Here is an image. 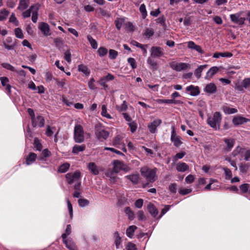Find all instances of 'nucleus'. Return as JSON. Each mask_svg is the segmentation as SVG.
<instances>
[{
	"mask_svg": "<svg viewBox=\"0 0 250 250\" xmlns=\"http://www.w3.org/2000/svg\"><path fill=\"white\" fill-rule=\"evenodd\" d=\"M215 146L213 144H210L205 146V152L207 153H210L214 150Z\"/></svg>",
	"mask_w": 250,
	"mask_h": 250,
	"instance_id": "54",
	"label": "nucleus"
},
{
	"mask_svg": "<svg viewBox=\"0 0 250 250\" xmlns=\"http://www.w3.org/2000/svg\"><path fill=\"white\" fill-rule=\"evenodd\" d=\"M78 70L80 72H83L84 74H85L86 76H88L90 74V71L88 68L87 66L84 65V64H80L78 65Z\"/></svg>",
	"mask_w": 250,
	"mask_h": 250,
	"instance_id": "33",
	"label": "nucleus"
},
{
	"mask_svg": "<svg viewBox=\"0 0 250 250\" xmlns=\"http://www.w3.org/2000/svg\"><path fill=\"white\" fill-rule=\"evenodd\" d=\"M37 158V155L33 152H30L29 154L26 156V164L27 165H30L33 164Z\"/></svg>",
	"mask_w": 250,
	"mask_h": 250,
	"instance_id": "22",
	"label": "nucleus"
},
{
	"mask_svg": "<svg viewBox=\"0 0 250 250\" xmlns=\"http://www.w3.org/2000/svg\"><path fill=\"white\" fill-rule=\"evenodd\" d=\"M63 243L69 250H78L74 242L71 239L62 240Z\"/></svg>",
	"mask_w": 250,
	"mask_h": 250,
	"instance_id": "17",
	"label": "nucleus"
},
{
	"mask_svg": "<svg viewBox=\"0 0 250 250\" xmlns=\"http://www.w3.org/2000/svg\"><path fill=\"white\" fill-rule=\"evenodd\" d=\"M34 9H31V6L30 7L29 9L27 10L26 11L23 12L22 13V16L24 18H27L30 17L31 13H33Z\"/></svg>",
	"mask_w": 250,
	"mask_h": 250,
	"instance_id": "53",
	"label": "nucleus"
},
{
	"mask_svg": "<svg viewBox=\"0 0 250 250\" xmlns=\"http://www.w3.org/2000/svg\"><path fill=\"white\" fill-rule=\"evenodd\" d=\"M125 212L127 215L128 219L130 220H132L134 218V214L133 212L131 210L129 207H126L125 209Z\"/></svg>",
	"mask_w": 250,
	"mask_h": 250,
	"instance_id": "39",
	"label": "nucleus"
},
{
	"mask_svg": "<svg viewBox=\"0 0 250 250\" xmlns=\"http://www.w3.org/2000/svg\"><path fill=\"white\" fill-rule=\"evenodd\" d=\"M116 108L119 112L125 111L127 108L126 102L124 101L121 106L116 105Z\"/></svg>",
	"mask_w": 250,
	"mask_h": 250,
	"instance_id": "43",
	"label": "nucleus"
},
{
	"mask_svg": "<svg viewBox=\"0 0 250 250\" xmlns=\"http://www.w3.org/2000/svg\"><path fill=\"white\" fill-rule=\"evenodd\" d=\"M203 70V65L199 66L197 69H195L194 75L197 78L201 77V74Z\"/></svg>",
	"mask_w": 250,
	"mask_h": 250,
	"instance_id": "47",
	"label": "nucleus"
},
{
	"mask_svg": "<svg viewBox=\"0 0 250 250\" xmlns=\"http://www.w3.org/2000/svg\"><path fill=\"white\" fill-rule=\"evenodd\" d=\"M66 202H67V208L68 209L69 213L70 214V217L71 218H72V217H73V208H72V204L68 199H66Z\"/></svg>",
	"mask_w": 250,
	"mask_h": 250,
	"instance_id": "59",
	"label": "nucleus"
},
{
	"mask_svg": "<svg viewBox=\"0 0 250 250\" xmlns=\"http://www.w3.org/2000/svg\"><path fill=\"white\" fill-rule=\"evenodd\" d=\"M221 119V113L219 112H216L213 117L208 118L207 123L211 127L217 130L220 128Z\"/></svg>",
	"mask_w": 250,
	"mask_h": 250,
	"instance_id": "2",
	"label": "nucleus"
},
{
	"mask_svg": "<svg viewBox=\"0 0 250 250\" xmlns=\"http://www.w3.org/2000/svg\"><path fill=\"white\" fill-rule=\"evenodd\" d=\"M89 202L87 199H80L78 200V204L81 207H84L87 206Z\"/></svg>",
	"mask_w": 250,
	"mask_h": 250,
	"instance_id": "58",
	"label": "nucleus"
},
{
	"mask_svg": "<svg viewBox=\"0 0 250 250\" xmlns=\"http://www.w3.org/2000/svg\"><path fill=\"white\" fill-rule=\"evenodd\" d=\"M186 90L191 96H197L200 93V90L198 86L192 85L187 87Z\"/></svg>",
	"mask_w": 250,
	"mask_h": 250,
	"instance_id": "18",
	"label": "nucleus"
},
{
	"mask_svg": "<svg viewBox=\"0 0 250 250\" xmlns=\"http://www.w3.org/2000/svg\"><path fill=\"white\" fill-rule=\"evenodd\" d=\"M153 58V57L150 56L147 59V63L149 65V68L155 71L158 68V64Z\"/></svg>",
	"mask_w": 250,
	"mask_h": 250,
	"instance_id": "21",
	"label": "nucleus"
},
{
	"mask_svg": "<svg viewBox=\"0 0 250 250\" xmlns=\"http://www.w3.org/2000/svg\"><path fill=\"white\" fill-rule=\"evenodd\" d=\"M137 227L136 226L132 225L129 226L126 230V234L129 238H132L134 235L135 231L137 229Z\"/></svg>",
	"mask_w": 250,
	"mask_h": 250,
	"instance_id": "28",
	"label": "nucleus"
},
{
	"mask_svg": "<svg viewBox=\"0 0 250 250\" xmlns=\"http://www.w3.org/2000/svg\"><path fill=\"white\" fill-rule=\"evenodd\" d=\"M32 125L33 127H42L44 126L45 124V120L43 116L41 115H37L31 120Z\"/></svg>",
	"mask_w": 250,
	"mask_h": 250,
	"instance_id": "8",
	"label": "nucleus"
},
{
	"mask_svg": "<svg viewBox=\"0 0 250 250\" xmlns=\"http://www.w3.org/2000/svg\"><path fill=\"white\" fill-rule=\"evenodd\" d=\"M39 28L45 36L51 35L49 25L45 22H42L39 25Z\"/></svg>",
	"mask_w": 250,
	"mask_h": 250,
	"instance_id": "12",
	"label": "nucleus"
},
{
	"mask_svg": "<svg viewBox=\"0 0 250 250\" xmlns=\"http://www.w3.org/2000/svg\"><path fill=\"white\" fill-rule=\"evenodd\" d=\"M71 233V227L70 225H68L66 226L65 232L63 233L62 235V240L67 239V236L70 235Z\"/></svg>",
	"mask_w": 250,
	"mask_h": 250,
	"instance_id": "41",
	"label": "nucleus"
},
{
	"mask_svg": "<svg viewBox=\"0 0 250 250\" xmlns=\"http://www.w3.org/2000/svg\"><path fill=\"white\" fill-rule=\"evenodd\" d=\"M40 5L39 4H35L31 6V9H34L32 13V21L34 23H36L38 18V11Z\"/></svg>",
	"mask_w": 250,
	"mask_h": 250,
	"instance_id": "13",
	"label": "nucleus"
},
{
	"mask_svg": "<svg viewBox=\"0 0 250 250\" xmlns=\"http://www.w3.org/2000/svg\"><path fill=\"white\" fill-rule=\"evenodd\" d=\"M124 19L122 18L117 19L115 21V23L116 24V27L118 30H120L123 24L124 23Z\"/></svg>",
	"mask_w": 250,
	"mask_h": 250,
	"instance_id": "51",
	"label": "nucleus"
},
{
	"mask_svg": "<svg viewBox=\"0 0 250 250\" xmlns=\"http://www.w3.org/2000/svg\"><path fill=\"white\" fill-rule=\"evenodd\" d=\"M85 149V146L84 145H75L73 147L72 153L74 154H78L80 152L83 151Z\"/></svg>",
	"mask_w": 250,
	"mask_h": 250,
	"instance_id": "30",
	"label": "nucleus"
},
{
	"mask_svg": "<svg viewBox=\"0 0 250 250\" xmlns=\"http://www.w3.org/2000/svg\"><path fill=\"white\" fill-rule=\"evenodd\" d=\"M74 138L75 142L81 143L84 141V131L83 126L80 125H76L74 130Z\"/></svg>",
	"mask_w": 250,
	"mask_h": 250,
	"instance_id": "4",
	"label": "nucleus"
},
{
	"mask_svg": "<svg viewBox=\"0 0 250 250\" xmlns=\"http://www.w3.org/2000/svg\"><path fill=\"white\" fill-rule=\"evenodd\" d=\"M101 115L107 119H111V115L107 113V108L105 105L103 104L102 106Z\"/></svg>",
	"mask_w": 250,
	"mask_h": 250,
	"instance_id": "40",
	"label": "nucleus"
},
{
	"mask_svg": "<svg viewBox=\"0 0 250 250\" xmlns=\"http://www.w3.org/2000/svg\"><path fill=\"white\" fill-rule=\"evenodd\" d=\"M97 52L100 57H104L107 54L108 50L104 47H100Z\"/></svg>",
	"mask_w": 250,
	"mask_h": 250,
	"instance_id": "45",
	"label": "nucleus"
},
{
	"mask_svg": "<svg viewBox=\"0 0 250 250\" xmlns=\"http://www.w3.org/2000/svg\"><path fill=\"white\" fill-rule=\"evenodd\" d=\"M15 34L17 38L19 39H23L24 38L22 31L20 28H16L15 29Z\"/></svg>",
	"mask_w": 250,
	"mask_h": 250,
	"instance_id": "50",
	"label": "nucleus"
},
{
	"mask_svg": "<svg viewBox=\"0 0 250 250\" xmlns=\"http://www.w3.org/2000/svg\"><path fill=\"white\" fill-rule=\"evenodd\" d=\"M224 112L228 114H233L237 112V110L234 108H230L227 106H224L223 107Z\"/></svg>",
	"mask_w": 250,
	"mask_h": 250,
	"instance_id": "38",
	"label": "nucleus"
},
{
	"mask_svg": "<svg viewBox=\"0 0 250 250\" xmlns=\"http://www.w3.org/2000/svg\"><path fill=\"white\" fill-rule=\"evenodd\" d=\"M150 56L153 58H160L163 56V49L159 46H152L151 48Z\"/></svg>",
	"mask_w": 250,
	"mask_h": 250,
	"instance_id": "9",
	"label": "nucleus"
},
{
	"mask_svg": "<svg viewBox=\"0 0 250 250\" xmlns=\"http://www.w3.org/2000/svg\"><path fill=\"white\" fill-rule=\"evenodd\" d=\"M106 81L103 77L101 78L98 81V83L102 86L104 89H107L108 87V85L106 83Z\"/></svg>",
	"mask_w": 250,
	"mask_h": 250,
	"instance_id": "62",
	"label": "nucleus"
},
{
	"mask_svg": "<svg viewBox=\"0 0 250 250\" xmlns=\"http://www.w3.org/2000/svg\"><path fill=\"white\" fill-rule=\"evenodd\" d=\"M204 90L208 94H212L216 92L217 86L214 83H210L206 85Z\"/></svg>",
	"mask_w": 250,
	"mask_h": 250,
	"instance_id": "14",
	"label": "nucleus"
},
{
	"mask_svg": "<svg viewBox=\"0 0 250 250\" xmlns=\"http://www.w3.org/2000/svg\"><path fill=\"white\" fill-rule=\"evenodd\" d=\"M218 71V68L216 66H214L209 69L207 72L206 78L210 79Z\"/></svg>",
	"mask_w": 250,
	"mask_h": 250,
	"instance_id": "29",
	"label": "nucleus"
},
{
	"mask_svg": "<svg viewBox=\"0 0 250 250\" xmlns=\"http://www.w3.org/2000/svg\"><path fill=\"white\" fill-rule=\"evenodd\" d=\"M188 169V166L185 163L179 162L176 165V169L179 172H185Z\"/></svg>",
	"mask_w": 250,
	"mask_h": 250,
	"instance_id": "27",
	"label": "nucleus"
},
{
	"mask_svg": "<svg viewBox=\"0 0 250 250\" xmlns=\"http://www.w3.org/2000/svg\"><path fill=\"white\" fill-rule=\"evenodd\" d=\"M162 120L160 119L154 120L152 122L147 125L148 128L151 133H155L157 132V128L162 124Z\"/></svg>",
	"mask_w": 250,
	"mask_h": 250,
	"instance_id": "11",
	"label": "nucleus"
},
{
	"mask_svg": "<svg viewBox=\"0 0 250 250\" xmlns=\"http://www.w3.org/2000/svg\"><path fill=\"white\" fill-rule=\"evenodd\" d=\"M249 121V120L248 119L242 116H238L233 118L232 123L235 125H238L246 123Z\"/></svg>",
	"mask_w": 250,
	"mask_h": 250,
	"instance_id": "15",
	"label": "nucleus"
},
{
	"mask_svg": "<svg viewBox=\"0 0 250 250\" xmlns=\"http://www.w3.org/2000/svg\"><path fill=\"white\" fill-rule=\"evenodd\" d=\"M156 102L158 104H171L175 103V100L173 99H157Z\"/></svg>",
	"mask_w": 250,
	"mask_h": 250,
	"instance_id": "42",
	"label": "nucleus"
},
{
	"mask_svg": "<svg viewBox=\"0 0 250 250\" xmlns=\"http://www.w3.org/2000/svg\"><path fill=\"white\" fill-rule=\"evenodd\" d=\"M87 40L89 41L92 48L96 49L98 47V43L90 35L87 36Z\"/></svg>",
	"mask_w": 250,
	"mask_h": 250,
	"instance_id": "36",
	"label": "nucleus"
},
{
	"mask_svg": "<svg viewBox=\"0 0 250 250\" xmlns=\"http://www.w3.org/2000/svg\"><path fill=\"white\" fill-rule=\"evenodd\" d=\"M250 185L248 184H243L240 186L239 188L242 193H247L249 189Z\"/></svg>",
	"mask_w": 250,
	"mask_h": 250,
	"instance_id": "49",
	"label": "nucleus"
},
{
	"mask_svg": "<svg viewBox=\"0 0 250 250\" xmlns=\"http://www.w3.org/2000/svg\"><path fill=\"white\" fill-rule=\"evenodd\" d=\"M139 10L140 13L142 14V18L145 19L147 16V12L146 10V7L145 4H142L141 5Z\"/></svg>",
	"mask_w": 250,
	"mask_h": 250,
	"instance_id": "44",
	"label": "nucleus"
},
{
	"mask_svg": "<svg viewBox=\"0 0 250 250\" xmlns=\"http://www.w3.org/2000/svg\"><path fill=\"white\" fill-rule=\"evenodd\" d=\"M156 171V168L152 169L149 168L147 166H144L141 168V174L147 182L146 184L143 185V188L146 187L149 183H152L157 180Z\"/></svg>",
	"mask_w": 250,
	"mask_h": 250,
	"instance_id": "1",
	"label": "nucleus"
},
{
	"mask_svg": "<svg viewBox=\"0 0 250 250\" xmlns=\"http://www.w3.org/2000/svg\"><path fill=\"white\" fill-rule=\"evenodd\" d=\"M114 171H108L105 173V175L106 176L110 178V180L111 182H115L116 181V176L114 175Z\"/></svg>",
	"mask_w": 250,
	"mask_h": 250,
	"instance_id": "46",
	"label": "nucleus"
},
{
	"mask_svg": "<svg viewBox=\"0 0 250 250\" xmlns=\"http://www.w3.org/2000/svg\"><path fill=\"white\" fill-rule=\"evenodd\" d=\"M118 55L117 51L113 49H110L109 51V58L111 60L115 59Z\"/></svg>",
	"mask_w": 250,
	"mask_h": 250,
	"instance_id": "52",
	"label": "nucleus"
},
{
	"mask_svg": "<svg viewBox=\"0 0 250 250\" xmlns=\"http://www.w3.org/2000/svg\"><path fill=\"white\" fill-rule=\"evenodd\" d=\"M70 167V164L66 163L61 165L58 169V172L60 173H64L66 172Z\"/></svg>",
	"mask_w": 250,
	"mask_h": 250,
	"instance_id": "34",
	"label": "nucleus"
},
{
	"mask_svg": "<svg viewBox=\"0 0 250 250\" xmlns=\"http://www.w3.org/2000/svg\"><path fill=\"white\" fill-rule=\"evenodd\" d=\"M9 14V11L5 8L0 10V21L6 20Z\"/></svg>",
	"mask_w": 250,
	"mask_h": 250,
	"instance_id": "35",
	"label": "nucleus"
},
{
	"mask_svg": "<svg viewBox=\"0 0 250 250\" xmlns=\"http://www.w3.org/2000/svg\"><path fill=\"white\" fill-rule=\"evenodd\" d=\"M131 43L132 45L139 47V48H141L143 51L144 54L146 53L147 51L146 49V47L147 46V45H144L135 41H131Z\"/></svg>",
	"mask_w": 250,
	"mask_h": 250,
	"instance_id": "37",
	"label": "nucleus"
},
{
	"mask_svg": "<svg viewBox=\"0 0 250 250\" xmlns=\"http://www.w3.org/2000/svg\"><path fill=\"white\" fill-rule=\"evenodd\" d=\"M147 209H148V212L154 217H156L158 214V210L156 209L155 206L151 203H149L148 205Z\"/></svg>",
	"mask_w": 250,
	"mask_h": 250,
	"instance_id": "25",
	"label": "nucleus"
},
{
	"mask_svg": "<svg viewBox=\"0 0 250 250\" xmlns=\"http://www.w3.org/2000/svg\"><path fill=\"white\" fill-rule=\"evenodd\" d=\"M125 178L129 180L134 184H138L139 180H140V177L139 174L128 175L126 176Z\"/></svg>",
	"mask_w": 250,
	"mask_h": 250,
	"instance_id": "24",
	"label": "nucleus"
},
{
	"mask_svg": "<svg viewBox=\"0 0 250 250\" xmlns=\"http://www.w3.org/2000/svg\"><path fill=\"white\" fill-rule=\"evenodd\" d=\"M215 183H217V181L216 180L210 179L209 180V183L204 188L207 190H214L216 189L217 186L215 184Z\"/></svg>",
	"mask_w": 250,
	"mask_h": 250,
	"instance_id": "31",
	"label": "nucleus"
},
{
	"mask_svg": "<svg viewBox=\"0 0 250 250\" xmlns=\"http://www.w3.org/2000/svg\"><path fill=\"white\" fill-rule=\"evenodd\" d=\"M89 170L94 175H98L99 173V169L95 163H89L88 165Z\"/></svg>",
	"mask_w": 250,
	"mask_h": 250,
	"instance_id": "26",
	"label": "nucleus"
},
{
	"mask_svg": "<svg viewBox=\"0 0 250 250\" xmlns=\"http://www.w3.org/2000/svg\"><path fill=\"white\" fill-rule=\"evenodd\" d=\"M224 142L227 145L226 147L225 148V149L227 151H229L231 149V148L233 147L235 140L233 139H228L225 138L224 139Z\"/></svg>",
	"mask_w": 250,
	"mask_h": 250,
	"instance_id": "20",
	"label": "nucleus"
},
{
	"mask_svg": "<svg viewBox=\"0 0 250 250\" xmlns=\"http://www.w3.org/2000/svg\"><path fill=\"white\" fill-rule=\"evenodd\" d=\"M1 65L2 67H3L6 69H8V70H9L10 71H14V72L16 71V69L14 68V67L8 63H1Z\"/></svg>",
	"mask_w": 250,
	"mask_h": 250,
	"instance_id": "55",
	"label": "nucleus"
},
{
	"mask_svg": "<svg viewBox=\"0 0 250 250\" xmlns=\"http://www.w3.org/2000/svg\"><path fill=\"white\" fill-rule=\"evenodd\" d=\"M171 141L173 143L174 145L176 147H179L182 144L181 141V137L180 136L176 135L175 126L172 125L171 126Z\"/></svg>",
	"mask_w": 250,
	"mask_h": 250,
	"instance_id": "7",
	"label": "nucleus"
},
{
	"mask_svg": "<svg viewBox=\"0 0 250 250\" xmlns=\"http://www.w3.org/2000/svg\"><path fill=\"white\" fill-rule=\"evenodd\" d=\"M95 134L96 138L101 142L106 140L109 135V132L100 125H96Z\"/></svg>",
	"mask_w": 250,
	"mask_h": 250,
	"instance_id": "3",
	"label": "nucleus"
},
{
	"mask_svg": "<svg viewBox=\"0 0 250 250\" xmlns=\"http://www.w3.org/2000/svg\"><path fill=\"white\" fill-rule=\"evenodd\" d=\"M0 81L1 82V85L3 86H6L7 85H8L9 83V79L7 77H1L0 78Z\"/></svg>",
	"mask_w": 250,
	"mask_h": 250,
	"instance_id": "63",
	"label": "nucleus"
},
{
	"mask_svg": "<svg viewBox=\"0 0 250 250\" xmlns=\"http://www.w3.org/2000/svg\"><path fill=\"white\" fill-rule=\"evenodd\" d=\"M128 125L130 128V131L132 133H134L137 129V126L135 122H131L128 123Z\"/></svg>",
	"mask_w": 250,
	"mask_h": 250,
	"instance_id": "64",
	"label": "nucleus"
},
{
	"mask_svg": "<svg viewBox=\"0 0 250 250\" xmlns=\"http://www.w3.org/2000/svg\"><path fill=\"white\" fill-rule=\"evenodd\" d=\"M241 14L240 13H236L231 14L230 15L231 21L239 25H242L244 24L246 19L245 18L240 17Z\"/></svg>",
	"mask_w": 250,
	"mask_h": 250,
	"instance_id": "10",
	"label": "nucleus"
},
{
	"mask_svg": "<svg viewBox=\"0 0 250 250\" xmlns=\"http://www.w3.org/2000/svg\"><path fill=\"white\" fill-rule=\"evenodd\" d=\"M232 54L231 52H217L215 53L213 55V57L215 58H218L220 57H231L232 56Z\"/></svg>",
	"mask_w": 250,
	"mask_h": 250,
	"instance_id": "32",
	"label": "nucleus"
},
{
	"mask_svg": "<svg viewBox=\"0 0 250 250\" xmlns=\"http://www.w3.org/2000/svg\"><path fill=\"white\" fill-rule=\"evenodd\" d=\"M165 21L166 19L163 16L162 17H160L156 20L157 23L160 24L164 28H165L166 26Z\"/></svg>",
	"mask_w": 250,
	"mask_h": 250,
	"instance_id": "61",
	"label": "nucleus"
},
{
	"mask_svg": "<svg viewBox=\"0 0 250 250\" xmlns=\"http://www.w3.org/2000/svg\"><path fill=\"white\" fill-rule=\"evenodd\" d=\"M113 237L114 239V243L116 246V249H119L120 246L122 244V240L119 232L117 231L114 232L113 234Z\"/></svg>",
	"mask_w": 250,
	"mask_h": 250,
	"instance_id": "16",
	"label": "nucleus"
},
{
	"mask_svg": "<svg viewBox=\"0 0 250 250\" xmlns=\"http://www.w3.org/2000/svg\"><path fill=\"white\" fill-rule=\"evenodd\" d=\"M30 0H20L18 9L20 11H23L29 5Z\"/></svg>",
	"mask_w": 250,
	"mask_h": 250,
	"instance_id": "23",
	"label": "nucleus"
},
{
	"mask_svg": "<svg viewBox=\"0 0 250 250\" xmlns=\"http://www.w3.org/2000/svg\"><path fill=\"white\" fill-rule=\"evenodd\" d=\"M122 144V138L120 136L115 137L112 141V145L115 146Z\"/></svg>",
	"mask_w": 250,
	"mask_h": 250,
	"instance_id": "56",
	"label": "nucleus"
},
{
	"mask_svg": "<svg viewBox=\"0 0 250 250\" xmlns=\"http://www.w3.org/2000/svg\"><path fill=\"white\" fill-rule=\"evenodd\" d=\"M34 144L36 150L41 151L42 149V145L40 143V141L38 139L35 138L34 139Z\"/></svg>",
	"mask_w": 250,
	"mask_h": 250,
	"instance_id": "60",
	"label": "nucleus"
},
{
	"mask_svg": "<svg viewBox=\"0 0 250 250\" xmlns=\"http://www.w3.org/2000/svg\"><path fill=\"white\" fill-rule=\"evenodd\" d=\"M123 162L118 160H114L113 162V171L115 173H119L122 169Z\"/></svg>",
	"mask_w": 250,
	"mask_h": 250,
	"instance_id": "19",
	"label": "nucleus"
},
{
	"mask_svg": "<svg viewBox=\"0 0 250 250\" xmlns=\"http://www.w3.org/2000/svg\"><path fill=\"white\" fill-rule=\"evenodd\" d=\"M81 174L79 171H75L74 172H69L65 175L66 181L69 185L72 184L74 182H77L80 181Z\"/></svg>",
	"mask_w": 250,
	"mask_h": 250,
	"instance_id": "5",
	"label": "nucleus"
},
{
	"mask_svg": "<svg viewBox=\"0 0 250 250\" xmlns=\"http://www.w3.org/2000/svg\"><path fill=\"white\" fill-rule=\"evenodd\" d=\"M127 62L131 66L132 69H135L137 67V64L135 60L133 58H129L127 59Z\"/></svg>",
	"mask_w": 250,
	"mask_h": 250,
	"instance_id": "57",
	"label": "nucleus"
},
{
	"mask_svg": "<svg viewBox=\"0 0 250 250\" xmlns=\"http://www.w3.org/2000/svg\"><path fill=\"white\" fill-rule=\"evenodd\" d=\"M10 22L13 23L15 26H17L19 25V21H18L17 18L15 16V14L14 13H12L9 18V20Z\"/></svg>",
	"mask_w": 250,
	"mask_h": 250,
	"instance_id": "48",
	"label": "nucleus"
},
{
	"mask_svg": "<svg viewBox=\"0 0 250 250\" xmlns=\"http://www.w3.org/2000/svg\"><path fill=\"white\" fill-rule=\"evenodd\" d=\"M170 67L177 71H181L189 68L190 65L188 63L184 62H172L169 63Z\"/></svg>",
	"mask_w": 250,
	"mask_h": 250,
	"instance_id": "6",
	"label": "nucleus"
}]
</instances>
